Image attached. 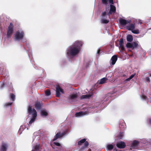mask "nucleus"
I'll list each match as a JSON object with an SVG mask.
<instances>
[{
    "instance_id": "1",
    "label": "nucleus",
    "mask_w": 151,
    "mask_h": 151,
    "mask_svg": "<svg viewBox=\"0 0 151 151\" xmlns=\"http://www.w3.org/2000/svg\"><path fill=\"white\" fill-rule=\"evenodd\" d=\"M83 45L82 41L77 40L73 45L68 47L66 51V55L69 58H71L77 55L81 50Z\"/></svg>"
},
{
    "instance_id": "2",
    "label": "nucleus",
    "mask_w": 151,
    "mask_h": 151,
    "mask_svg": "<svg viewBox=\"0 0 151 151\" xmlns=\"http://www.w3.org/2000/svg\"><path fill=\"white\" fill-rule=\"evenodd\" d=\"M24 32L21 29L17 31L14 35V40L15 41H19L22 39L24 37Z\"/></svg>"
},
{
    "instance_id": "3",
    "label": "nucleus",
    "mask_w": 151,
    "mask_h": 151,
    "mask_svg": "<svg viewBox=\"0 0 151 151\" xmlns=\"http://www.w3.org/2000/svg\"><path fill=\"white\" fill-rule=\"evenodd\" d=\"M29 115L32 114V118L30 119V120L29 122V124H31L33 123L35 120L37 116V112L34 109H32L31 106H29L27 109Z\"/></svg>"
},
{
    "instance_id": "4",
    "label": "nucleus",
    "mask_w": 151,
    "mask_h": 151,
    "mask_svg": "<svg viewBox=\"0 0 151 151\" xmlns=\"http://www.w3.org/2000/svg\"><path fill=\"white\" fill-rule=\"evenodd\" d=\"M126 47L128 48L134 49L139 47L140 45L138 41L133 42L132 43L128 42L126 45Z\"/></svg>"
},
{
    "instance_id": "5",
    "label": "nucleus",
    "mask_w": 151,
    "mask_h": 151,
    "mask_svg": "<svg viewBox=\"0 0 151 151\" xmlns=\"http://www.w3.org/2000/svg\"><path fill=\"white\" fill-rule=\"evenodd\" d=\"M13 31V24L12 23H11L8 27L7 32V37L10 38L11 37Z\"/></svg>"
},
{
    "instance_id": "6",
    "label": "nucleus",
    "mask_w": 151,
    "mask_h": 151,
    "mask_svg": "<svg viewBox=\"0 0 151 151\" xmlns=\"http://www.w3.org/2000/svg\"><path fill=\"white\" fill-rule=\"evenodd\" d=\"M8 147L7 143L3 142L0 146V151H7Z\"/></svg>"
},
{
    "instance_id": "7",
    "label": "nucleus",
    "mask_w": 151,
    "mask_h": 151,
    "mask_svg": "<svg viewBox=\"0 0 151 151\" xmlns=\"http://www.w3.org/2000/svg\"><path fill=\"white\" fill-rule=\"evenodd\" d=\"M66 134V132H59L57 133L53 139V141H54L57 139L58 138H60L64 136Z\"/></svg>"
},
{
    "instance_id": "8",
    "label": "nucleus",
    "mask_w": 151,
    "mask_h": 151,
    "mask_svg": "<svg viewBox=\"0 0 151 151\" xmlns=\"http://www.w3.org/2000/svg\"><path fill=\"white\" fill-rule=\"evenodd\" d=\"M60 92L63 93V90L58 85L56 87V96L57 97L60 96Z\"/></svg>"
},
{
    "instance_id": "9",
    "label": "nucleus",
    "mask_w": 151,
    "mask_h": 151,
    "mask_svg": "<svg viewBox=\"0 0 151 151\" xmlns=\"http://www.w3.org/2000/svg\"><path fill=\"white\" fill-rule=\"evenodd\" d=\"M131 22V20H127L122 18H120L119 19V22L121 25H125L126 24L130 23Z\"/></svg>"
},
{
    "instance_id": "10",
    "label": "nucleus",
    "mask_w": 151,
    "mask_h": 151,
    "mask_svg": "<svg viewBox=\"0 0 151 151\" xmlns=\"http://www.w3.org/2000/svg\"><path fill=\"white\" fill-rule=\"evenodd\" d=\"M86 139H82L78 142V145H80L81 144L84 143V146L83 148L86 147L88 145V143L87 142H86Z\"/></svg>"
},
{
    "instance_id": "11",
    "label": "nucleus",
    "mask_w": 151,
    "mask_h": 151,
    "mask_svg": "<svg viewBox=\"0 0 151 151\" xmlns=\"http://www.w3.org/2000/svg\"><path fill=\"white\" fill-rule=\"evenodd\" d=\"M117 147L120 148H124L125 146V143L123 142H119L116 144Z\"/></svg>"
},
{
    "instance_id": "12",
    "label": "nucleus",
    "mask_w": 151,
    "mask_h": 151,
    "mask_svg": "<svg viewBox=\"0 0 151 151\" xmlns=\"http://www.w3.org/2000/svg\"><path fill=\"white\" fill-rule=\"evenodd\" d=\"M135 28L134 24H128L127 26V28L129 30L132 31L133 29Z\"/></svg>"
},
{
    "instance_id": "13",
    "label": "nucleus",
    "mask_w": 151,
    "mask_h": 151,
    "mask_svg": "<svg viewBox=\"0 0 151 151\" xmlns=\"http://www.w3.org/2000/svg\"><path fill=\"white\" fill-rule=\"evenodd\" d=\"M87 114V113L85 112L80 111L78 113H76L75 115L76 117H80L86 115Z\"/></svg>"
},
{
    "instance_id": "14",
    "label": "nucleus",
    "mask_w": 151,
    "mask_h": 151,
    "mask_svg": "<svg viewBox=\"0 0 151 151\" xmlns=\"http://www.w3.org/2000/svg\"><path fill=\"white\" fill-rule=\"evenodd\" d=\"M117 59V57L116 55H114L113 56L111 59V63L112 65H114Z\"/></svg>"
},
{
    "instance_id": "15",
    "label": "nucleus",
    "mask_w": 151,
    "mask_h": 151,
    "mask_svg": "<svg viewBox=\"0 0 151 151\" xmlns=\"http://www.w3.org/2000/svg\"><path fill=\"white\" fill-rule=\"evenodd\" d=\"M102 3L106 6H107L108 2L111 4H113V0H102Z\"/></svg>"
},
{
    "instance_id": "16",
    "label": "nucleus",
    "mask_w": 151,
    "mask_h": 151,
    "mask_svg": "<svg viewBox=\"0 0 151 151\" xmlns=\"http://www.w3.org/2000/svg\"><path fill=\"white\" fill-rule=\"evenodd\" d=\"M93 96V94L92 93L91 94L83 95L81 97V99H88L92 97Z\"/></svg>"
},
{
    "instance_id": "17",
    "label": "nucleus",
    "mask_w": 151,
    "mask_h": 151,
    "mask_svg": "<svg viewBox=\"0 0 151 151\" xmlns=\"http://www.w3.org/2000/svg\"><path fill=\"white\" fill-rule=\"evenodd\" d=\"M139 143V142L138 141L134 140L131 144V147L132 148H134L138 145Z\"/></svg>"
},
{
    "instance_id": "18",
    "label": "nucleus",
    "mask_w": 151,
    "mask_h": 151,
    "mask_svg": "<svg viewBox=\"0 0 151 151\" xmlns=\"http://www.w3.org/2000/svg\"><path fill=\"white\" fill-rule=\"evenodd\" d=\"M111 4L110 5V9L109 12V14H110L113 12H114L116 11V7L115 6Z\"/></svg>"
},
{
    "instance_id": "19",
    "label": "nucleus",
    "mask_w": 151,
    "mask_h": 151,
    "mask_svg": "<svg viewBox=\"0 0 151 151\" xmlns=\"http://www.w3.org/2000/svg\"><path fill=\"white\" fill-rule=\"evenodd\" d=\"M127 40L129 42H131L133 40L132 36L130 35H127Z\"/></svg>"
},
{
    "instance_id": "20",
    "label": "nucleus",
    "mask_w": 151,
    "mask_h": 151,
    "mask_svg": "<svg viewBox=\"0 0 151 151\" xmlns=\"http://www.w3.org/2000/svg\"><path fill=\"white\" fill-rule=\"evenodd\" d=\"M106 147L108 150L111 151L113 149L114 146L112 144H109L107 145Z\"/></svg>"
},
{
    "instance_id": "21",
    "label": "nucleus",
    "mask_w": 151,
    "mask_h": 151,
    "mask_svg": "<svg viewBox=\"0 0 151 151\" xmlns=\"http://www.w3.org/2000/svg\"><path fill=\"white\" fill-rule=\"evenodd\" d=\"M77 93H73L70 96V98L71 100H73L76 99L77 98Z\"/></svg>"
},
{
    "instance_id": "22",
    "label": "nucleus",
    "mask_w": 151,
    "mask_h": 151,
    "mask_svg": "<svg viewBox=\"0 0 151 151\" xmlns=\"http://www.w3.org/2000/svg\"><path fill=\"white\" fill-rule=\"evenodd\" d=\"M107 80V79L105 78H104L101 79L99 81V84H102L105 83L106 81Z\"/></svg>"
},
{
    "instance_id": "23",
    "label": "nucleus",
    "mask_w": 151,
    "mask_h": 151,
    "mask_svg": "<svg viewBox=\"0 0 151 151\" xmlns=\"http://www.w3.org/2000/svg\"><path fill=\"white\" fill-rule=\"evenodd\" d=\"M41 114L42 116H46L47 115L48 113L45 110H43L41 112Z\"/></svg>"
},
{
    "instance_id": "24",
    "label": "nucleus",
    "mask_w": 151,
    "mask_h": 151,
    "mask_svg": "<svg viewBox=\"0 0 151 151\" xmlns=\"http://www.w3.org/2000/svg\"><path fill=\"white\" fill-rule=\"evenodd\" d=\"M131 31L132 33L134 34H139V30L138 29H134Z\"/></svg>"
},
{
    "instance_id": "25",
    "label": "nucleus",
    "mask_w": 151,
    "mask_h": 151,
    "mask_svg": "<svg viewBox=\"0 0 151 151\" xmlns=\"http://www.w3.org/2000/svg\"><path fill=\"white\" fill-rule=\"evenodd\" d=\"M109 20L106 19H101V22L102 23L106 24L108 23L109 22Z\"/></svg>"
},
{
    "instance_id": "26",
    "label": "nucleus",
    "mask_w": 151,
    "mask_h": 151,
    "mask_svg": "<svg viewBox=\"0 0 151 151\" xmlns=\"http://www.w3.org/2000/svg\"><path fill=\"white\" fill-rule=\"evenodd\" d=\"M123 43V40L122 39H121L120 40L119 42V45L120 47H121V49L122 50H124V48L122 47V45Z\"/></svg>"
},
{
    "instance_id": "27",
    "label": "nucleus",
    "mask_w": 151,
    "mask_h": 151,
    "mask_svg": "<svg viewBox=\"0 0 151 151\" xmlns=\"http://www.w3.org/2000/svg\"><path fill=\"white\" fill-rule=\"evenodd\" d=\"M35 108L37 109H40L41 108V105L38 103H37L35 105Z\"/></svg>"
},
{
    "instance_id": "28",
    "label": "nucleus",
    "mask_w": 151,
    "mask_h": 151,
    "mask_svg": "<svg viewBox=\"0 0 151 151\" xmlns=\"http://www.w3.org/2000/svg\"><path fill=\"white\" fill-rule=\"evenodd\" d=\"M141 97L143 100L147 101V98L146 96L145 95L143 94H142V95L141 96Z\"/></svg>"
},
{
    "instance_id": "29",
    "label": "nucleus",
    "mask_w": 151,
    "mask_h": 151,
    "mask_svg": "<svg viewBox=\"0 0 151 151\" xmlns=\"http://www.w3.org/2000/svg\"><path fill=\"white\" fill-rule=\"evenodd\" d=\"M124 135V133L123 132L120 133L118 135V137L119 139H121L122 138V137Z\"/></svg>"
},
{
    "instance_id": "30",
    "label": "nucleus",
    "mask_w": 151,
    "mask_h": 151,
    "mask_svg": "<svg viewBox=\"0 0 151 151\" xmlns=\"http://www.w3.org/2000/svg\"><path fill=\"white\" fill-rule=\"evenodd\" d=\"M45 94L47 96H49L50 94V92L49 90H47L45 91Z\"/></svg>"
},
{
    "instance_id": "31",
    "label": "nucleus",
    "mask_w": 151,
    "mask_h": 151,
    "mask_svg": "<svg viewBox=\"0 0 151 151\" xmlns=\"http://www.w3.org/2000/svg\"><path fill=\"white\" fill-rule=\"evenodd\" d=\"M10 97L13 101H14L15 100V96L13 94H11Z\"/></svg>"
},
{
    "instance_id": "32",
    "label": "nucleus",
    "mask_w": 151,
    "mask_h": 151,
    "mask_svg": "<svg viewBox=\"0 0 151 151\" xmlns=\"http://www.w3.org/2000/svg\"><path fill=\"white\" fill-rule=\"evenodd\" d=\"M53 144L55 145L58 146H60V144L58 142H54L53 143Z\"/></svg>"
},
{
    "instance_id": "33",
    "label": "nucleus",
    "mask_w": 151,
    "mask_h": 151,
    "mask_svg": "<svg viewBox=\"0 0 151 151\" xmlns=\"http://www.w3.org/2000/svg\"><path fill=\"white\" fill-rule=\"evenodd\" d=\"M39 148V145H36L34 147V149L35 150H37Z\"/></svg>"
},
{
    "instance_id": "34",
    "label": "nucleus",
    "mask_w": 151,
    "mask_h": 151,
    "mask_svg": "<svg viewBox=\"0 0 151 151\" xmlns=\"http://www.w3.org/2000/svg\"><path fill=\"white\" fill-rule=\"evenodd\" d=\"M12 103H6L5 104V106H9L11 105L12 104Z\"/></svg>"
},
{
    "instance_id": "35",
    "label": "nucleus",
    "mask_w": 151,
    "mask_h": 151,
    "mask_svg": "<svg viewBox=\"0 0 151 151\" xmlns=\"http://www.w3.org/2000/svg\"><path fill=\"white\" fill-rule=\"evenodd\" d=\"M145 80L147 82H150V79L149 77H146L145 78Z\"/></svg>"
},
{
    "instance_id": "36",
    "label": "nucleus",
    "mask_w": 151,
    "mask_h": 151,
    "mask_svg": "<svg viewBox=\"0 0 151 151\" xmlns=\"http://www.w3.org/2000/svg\"><path fill=\"white\" fill-rule=\"evenodd\" d=\"M131 79L129 77L128 78H127L125 79V82H128Z\"/></svg>"
},
{
    "instance_id": "37",
    "label": "nucleus",
    "mask_w": 151,
    "mask_h": 151,
    "mask_svg": "<svg viewBox=\"0 0 151 151\" xmlns=\"http://www.w3.org/2000/svg\"><path fill=\"white\" fill-rule=\"evenodd\" d=\"M135 75V74H134L132 75L129 78L130 79H132V78H133Z\"/></svg>"
},
{
    "instance_id": "38",
    "label": "nucleus",
    "mask_w": 151,
    "mask_h": 151,
    "mask_svg": "<svg viewBox=\"0 0 151 151\" xmlns=\"http://www.w3.org/2000/svg\"><path fill=\"white\" fill-rule=\"evenodd\" d=\"M106 12H104L102 13V15L103 16H104L106 14Z\"/></svg>"
},
{
    "instance_id": "39",
    "label": "nucleus",
    "mask_w": 151,
    "mask_h": 151,
    "mask_svg": "<svg viewBox=\"0 0 151 151\" xmlns=\"http://www.w3.org/2000/svg\"><path fill=\"white\" fill-rule=\"evenodd\" d=\"M5 83H3L1 85V88H3V87H4V86H5Z\"/></svg>"
},
{
    "instance_id": "40",
    "label": "nucleus",
    "mask_w": 151,
    "mask_h": 151,
    "mask_svg": "<svg viewBox=\"0 0 151 151\" xmlns=\"http://www.w3.org/2000/svg\"><path fill=\"white\" fill-rule=\"evenodd\" d=\"M138 23L141 24L142 23V21L140 19L138 20Z\"/></svg>"
},
{
    "instance_id": "41",
    "label": "nucleus",
    "mask_w": 151,
    "mask_h": 151,
    "mask_svg": "<svg viewBox=\"0 0 151 151\" xmlns=\"http://www.w3.org/2000/svg\"><path fill=\"white\" fill-rule=\"evenodd\" d=\"M100 51V50L99 49L98 50V51L97 52V53L99 54V53Z\"/></svg>"
},
{
    "instance_id": "42",
    "label": "nucleus",
    "mask_w": 151,
    "mask_h": 151,
    "mask_svg": "<svg viewBox=\"0 0 151 151\" xmlns=\"http://www.w3.org/2000/svg\"><path fill=\"white\" fill-rule=\"evenodd\" d=\"M149 122L150 124H151V119H149Z\"/></svg>"
},
{
    "instance_id": "43",
    "label": "nucleus",
    "mask_w": 151,
    "mask_h": 151,
    "mask_svg": "<svg viewBox=\"0 0 151 151\" xmlns=\"http://www.w3.org/2000/svg\"><path fill=\"white\" fill-rule=\"evenodd\" d=\"M23 127V126H21L20 127V129H19V130H21V129Z\"/></svg>"
},
{
    "instance_id": "44",
    "label": "nucleus",
    "mask_w": 151,
    "mask_h": 151,
    "mask_svg": "<svg viewBox=\"0 0 151 151\" xmlns=\"http://www.w3.org/2000/svg\"><path fill=\"white\" fill-rule=\"evenodd\" d=\"M116 151H121V150H119V151H117L116 150Z\"/></svg>"
},
{
    "instance_id": "45",
    "label": "nucleus",
    "mask_w": 151,
    "mask_h": 151,
    "mask_svg": "<svg viewBox=\"0 0 151 151\" xmlns=\"http://www.w3.org/2000/svg\"><path fill=\"white\" fill-rule=\"evenodd\" d=\"M89 151H91V149H89Z\"/></svg>"
},
{
    "instance_id": "46",
    "label": "nucleus",
    "mask_w": 151,
    "mask_h": 151,
    "mask_svg": "<svg viewBox=\"0 0 151 151\" xmlns=\"http://www.w3.org/2000/svg\"><path fill=\"white\" fill-rule=\"evenodd\" d=\"M150 103H151V99L150 101Z\"/></svg>"
}]
</instances>
